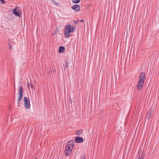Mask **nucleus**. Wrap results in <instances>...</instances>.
I'll return each instance as SVG.
<instances>
[{
  "mask_svg": "<svg viewBox=\"0 0 159 159\" xmlns=\"http://www.w3.org/2000/svg\"><path fill=\"white\" fill-rule=\"evenodd\" d=\"M72 2L74 3H78L80 2V0H72Z\"/></svg>",
  "mask_w": 159,
  "mask_h": 159,
  "instance_id": "f3484780",
  "label": "nucleus"
},
{
  "mask_svg": "<svg viewBox=\"0 0 159 159\" xmlns=\"http://www.w3.org/2000/svg\"><path fill=\"white\" fill-rule=\"evenodd\" d=\"M68 66V62L66 61V68H67Z\"/></svg>",
  "mask_w": 159,
  "mask_h": 159,
  "instance_id": "412c9836",
  "label": "nucleus"
},
{
  "mask_svg": "<svg viewBox=\"0 0 159 159\" xmlns=\"http://www.w3.org/2000/svg\"><path fill=\"white\" fill-rule=\"evenodd\" d=\"M86 158L85 156H83L82 159H85Z\"/></svg>",
  "mask_w": 159,
  "mask_h": 159,
  "instance_id": "4be33fe9",
  "label": "nucleus"
},
{
  "mask_svg": "<svg viewBox=\"0 0 159 159\" xmlns=\"http://www.w3.org/2000/svg\"><path fill=\"white\" fill-rule=\"evenodd\" d=\"M143 155L142 154L141 155H139L138 159H143Z\"/></svg>",
  "mask_w": 159,
  "mask_h": 159,
  "instance_id": "a211bd4d",
  "label": "nucleus"
},
{
  "mask_svg": "<svg viewBox=\"0 0 159 159\" xmlns=\"http://www.w3.org/2000/svg\"><path fill=\"white\" fill-rule=\"evenodd\" d=\"M145 77V73L143 72H142L140 75V76L139 80H144Z\"/></svg>",
  "mask_w": 159,
  "mask_h": 159,
  "instance_id": "9d476101",
  "label": "nucleus"
},
{
  "mask_svg": "<svg viewBox=\"0 0 159 159\" xmlns=\"http://www.w3.org/2000/svg\"><path fill=\"white\" fill-rule=\"evenodd\" d=\"M24 102L25 108L27 109H29L30 107V99L27 97H25L24 98Z\"/></svg>",
  "mask_w": 159,
  "mask_h": 159,
  "instance_id": "7ed1b4c3",
  "label": "nucleus"
},
{
  "mask_svg": "<svg viewBox=\"0 0 159 159\" xmlns=\"http://www.w3.org/2000/svg\"><path fill=\"white\" fill-rule=\"evenodd\" d=\"M0 1L2 3L4 4L6 3L5 1H4V0H0Z\"/></svg>",
  "mask_w": 159,
  "mask_h": 159,
  "instance_id": "6ab92c4d",
  "label": "nucleus"
},
{
  "mask_svg": "<svg viewBox=\"0 0 159 159\" xmlns=\"http://www.w3.org/2000/svg\"><path fill=\"white\" fill-rule=\"evenodd\" d=\"M80 21V22H83L84 21V20H81Z\"/></svg>",
  "mask_w": 159,
  "mask_h": 159,
  "instance_id": "5701e85b",
  "label": "nucleus"
},
{
  "mask_svg": "<svg viewBox=\"0 0 159 159\" xmlns=\"http://www.w3.org/2000/svg\"><path fill=\"white\" fill-rule=\"evenodd\" d=\"M73 148H71V147L67 146V145H66L65 148V149L70 150L72 151V149Z\"/></svg>",
  "mask_w": 159,
  "mask_h": 159,
  "instance_id": "dca6fc26",
  "label": "nucleus"
},
{
  "mask_svg": "<svg viewBox=\"0 0 159 159\" xmlns=\"http://www.w3.org/2000/svg\"><path fill=\"white\" fill-rule=\"evenodd\" d=\"M74 30V28L73 27H71L70 24H67L66 26L65 30V35L67 38H68L70 36V33L73 32Z\"/></svg>",
  "mask_w": 159,
  "mask_h": 159,
  "instance_id": "f257e3e1",
  "label": "nucleus"
},
{
  "mask_svg": "<svg viewBox=\"0 0 159 159\" xmlns=\"http://www.w3.org/2000/svg\"><path fill=\"white\" fill-rule=\"evenodd\" d=\"M19 91L18 93V102H19L21 100L22 98L23 94V87L21 86L19 88Z\"/></svg>",
  "mask_w": 159,
  "mask_h": 159,
  "instance_id": "f03ea898",
  "label": "nucleus"
},
{
  "mask_svg": "<svg viewBox=\"0 0 159 159\" xmlns=\"http://www.w3.org/2000/svg\"><path fill=\"white\" fill-rule=\"evenodd\" d=\"M27 87L29 88V90H30V89H31L32 90L34 89V87L33 85L32 82H30V83L28 82L27 83Z\"/></svg>",
  "mask_w": 159,
  "mask_h": 159,
  "instance_id": "1a4fd4ad",
  "label": "nucleus"
},
{
  "mask_svg": "<svg viewBox=\"0 0 159 159\" xmlns=\"http://www.w3.org/2000/svg\"><path fill=\"white\" fill-rule=\"evenodd\" d=\"M74 22L75 23H76V22L75 20H74Z\"/></svg>",
  "mask_w": 159,
  "mask_h": 159,
  "instance_id": "b1692460",
  "label": "nucleus"
},
{
  "mask_svg": "<svg viewBox=\"0 0 159 159\" xmlns=\"http://www.w3.org/2000/svg\"><path fill=\"white\" fill-rule=\"evenodd\" d=\"M71 151L65 149L64 153L66 156H68L70 155L71 152Z\"/></svg>",
  "mask_w": 159,
  "mask_h": 159,
  "instance_id": "f8f14e48",
  "label": "nucleus"
},
{
  "mask_svg": "<svg viewBox=\"0 0 159 159\" xmlns=\"http://www.w3.org/2000/svg\"><path fill=\"white\" fill-rule=\"evenodd\" d=\"M72 8L75 9L76 11H79L80 10V6L78 5H75L72 6Z\"/></svg>",
  "mask_w": 159,
  "mask_h": 159,
  "instance_id": "0eeeda50",
  "label": "nucleus"
},
{
  "mask_svg": "<svg viewBox=\"0 0 159 159\" xmlns=\"http://www.w3.org/2000/svg\"><path fill=\"white\" fill-rule=\"evenodd\" d=\"M73 148H71V147L67 146V145H66L65 148V149L70 150L72 151V149Z\"/></svg>",
  "mask_w": 159,
  "mask_h": 159,
  "instance_id": "2eb2a0df",
  "label": "nucleus"
},
{
  "mask_svg": "<svg viewBox=\"0 0 159 159\" xmlns=\"http://www.w3.org/2000/svg\"><path fill=\"white\" fill-rule=\"evenodd\" d=\"M52 1L54 3V4L55 5H58V3L57 2H55L53 0Z\"/></svg>",
  "mask_w": 159,
  "mask_h": 159,
  "instance_id": "aec40b11",
  "label": "nucleus"
},
{
  "mask_svg": "<svg viewBox=\"0 0 159 159\" xmlns=\"http://www.w3.org/2000/svg\"><path fill=\"white\" fill-rule=\"evenodd\" d=\"M12 13L16 16H20V14L18 12L16 11V8L14 9L13 10Z\"/></svg>",
  "mask_w": 159,
  "mask_h": 159,
  "instance_id": "9b49d317",
  "label": "nucleus"
},
{
  "mask_svg": "<svg viewBox=\"0 0 159 159\" xmlns=\"http://www.w3.org/2000/svg\"><path fill=\"white\" fill-rule=\"evenodd\" d=\"M65 48L64 47L61 46L59 47V52L60 53L62 52L65 51Z\"/></svg>",
  "mask_w": 159,
  "mask_h": 159,
  "instance_id": "ddd939ff",
  "label": "nucleus"
},
{
  "mask_svg": "<svg viewBox=\"0 0 159 159\" xmlns=\"http://www.w3.org/2000/svg\"><path fill=\"white\" fill-rule=\"evenodd\" d=\"M82 133V130H78L76 131V134L77 135H80Z\"/></svg>",
  "mask_w": 159,
  "mask_h": 159,
  "instance_id": "4468645a",
  "label": "nucleus"
},
{
  "mask_svg": "<svg viewBox=\"0 0 159 159\" xmlns=\"http://www.w3.org/2000/svg\"><path fill=\"white\" fill-rule=\"evenodd\" d=\"M75 141L77 143H82L83 141V139L81 137H76L75 138Z\"/></svg>",
  "mask_w": 159,
  "mask_h": 159,
  "instance_id": "423d86ee",
  "label": "nucleus"
},
{
  "mask_svg": "<svg viewBox=\"0 0 159 159\" xmlns=\"http://www.w3.org/2000/svg\"><path fill=\"white\" fill-rule=\"evenodd\" d=\"M152 110L151 109H150L148 110V111L147 112V115L146 116L147 118L149 119L150 118L152 114Z\"/></svg>",
  "mask_w": 159,
  "mask_h": 159,
  "instance_id": "6e6552de",
  "label": "nucleus"
},
{
  "mask_svg": "<svg viewBox=\"0 0 159 159\" xmlns=\"http://www.w3.org/2000/svg\"><path fill=\"white\" fill-rule=\"evenodd\" d=\"M144 80H139L137 83L136 87L137 89L138 90H140L142 88V87L143 84Z\"/></svg>",
  "mask_w": 159,
  "mask_h": 159,
  "instance_id": "20e7f679",
  "label": "nucleus"
},
{
  "mask_svg": "<svg viewBox=\"0 0 159 159\" xmlns=\"http://www.w3.org/2000/svg\"><path fill=\"white\" fill-rule=\"evenodd\" d=\"M74 140H71L69 141L66 145L68 146L71 147V148H73L74 146Z\"/></svg>",
  "mask_w": 159,
  "mask_h": 159,
  "instance_id": "39448f33",
  "label": "nucleus"
}]
</instances>
